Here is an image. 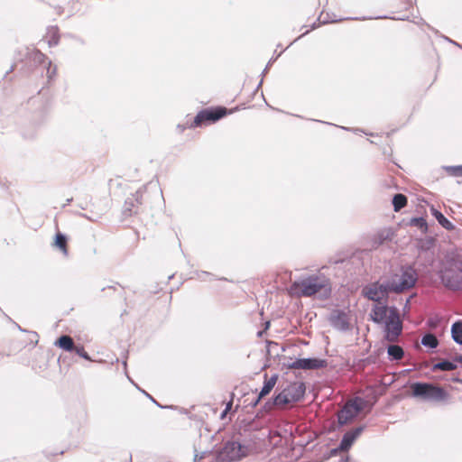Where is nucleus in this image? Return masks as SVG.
I'll use <instances>...</instances> for the list:
<instances>
[{
  "label": "nucleus",
  "mask_w": 462,
  "mask_h": 462,
  "mask_svg": "<svg viewBox=\"0 0 462 462\" xmlns=\"http://www.w3.org/2000/svg\"><path fill=\"white\" fill-rule=\"evenodd\" d=\"M371 319L375 323L384 324V338L389 342H396L402 332V321L398 310L380 303L375 304L370 313Z\"/></svg>",
  "instance_id": "f257e3e1"
},
{
  "label": "nucleus",
  "mask_w": 462,
  "mask_h": 462,
  "mask_svg": "<svg viewBox=\"0 0 462 462\" xmlns=\"http://www.w3.org/2000/svg\"><path fill=\"white\" fill-rule=\"evenodd\" d=\"M331 291L329 280L323 275H310L300 281L293 282L288 288L291 297H311L319 292L328 294Z\"/></svg>",
  "instance_id": "f03ea898"
},
{
  "label": "nucleus",
  "mask_w": 462,
  "mask_h": 462,
  "mask_svg": "<svg viewBox=\"0 0 462 462\" xmlns=\"http://www.w3.org/2000/svg\"><path fill=\"white\" fill-rule=\"evenodd\" d=\"M440 273L446 287L452 290L462 289V260L460 258L447 257Z\"/></svg>",
  "instance_id": "7ed1b4c3"
},
{
  "label": "nucleus",
  "mask_w": 462,
  "mask_h": 462,
  "mask_svg": "<svg viewBox=\"0 0 462 462\" xmlns=\"http://www.w3.org/2000/svg\"><path fill=\"white\" fill-rule=\"evenodd\" d=\"M411 391L414 397L434 402H447L450 395L439 384L430 383H413L411 384Z\"/></svg>",
  "instance_id": "20e7f679"
},
{
  "label": "nucleus",
  "mask_w": 462,
  "mask_h": 462,
  "mask_svg": "<svg viewBox=\"0 0 462 462\" xmlns=\"http://www.w3.org/2000/svg\"><path fill=\"white\" fill-rule=\"evenodd\" d=\"M417 281L416 271L411 267H402L400 272L394 273L388 282V289L391 291L401 292L414 286Z\"/></svg>",
  "instance_id": "39448f33"
},
{
  "label": "nucleus",
  "mask_w": 462,
  "mask_h": 462,
  "mask_svg": "<svg viewBox=\"0 0 462 462\" xmlns=\"http://www.w3.org/2000/svg\"><path fill=\"white\" fill-rule=\"evenodd\" d=\"M305 384L302 382H293L288 384L274 398V404L277 406H285L290 403L299 402L305 393Z\"/></svg>",
  "instance_id": "423d86ee"
},
{
  "label": "nucleus",
  "mask_w": 462,
  "mask_h": 462,
  "mask_svg": "<svg viewBox=\"0 0 462 462\" xmlns=\"http://www.w3.org/2000/svg\"><path fill=\"white\" fill-rule=\"evenodd\" d=\"M228 110L223 106L205 108L199 111L189 124V128L201 127L216 123L228 114Z\"/></svg>",
  "instance_id": "0eeeda50"
},
{
  "label": "nucleus",
  "mask_w": 462,
  "mask_h": 462,
  "mask_svg": "<svg viewBox=\"0 0 462 462\" xmlns=\"http://www.w3.org/2000/svg\"><path fill=\"white\" fill-rule=\"evenodd\" d=\"M246 456L245 448L236 441H228L217 452V462H233Z\"/></svg>",
  "instance_id": "6e6552de"
},
{
  "label": "nucleus",
  "mask_w": 462,
  "mask_h": 462,
  "mask_svg": "<svg viewBox=\"0 0 462 462\" xmlns=\"http://www.w3.org/2000/svg\"><path fill=\"white\" fill-rule=\"evenodd\" d=\"M364 402L360 398L348 401L337 413V420L340 425L350 423L362 411Z\"/></svg>",
  "instance_id": "1a4fd4ad"
},
{
  "label": "nucleus",
  "mask_w": 462,
  "mask_h": 462,
  "mask_svg": "<svg viewBox=\"0 0 462 462\" xmlns=\"http://www.w3.org/2000/svg\"><path fill=\"white\" fill-rule=\"evenodd\" d=\"M388 284L386 286L378 282L370 284L364 289V294L366 298L374 301H380L387 296Z\"/></svg>",
  "instance_id": "9d476101"
},
{
  "label": "nucleus",
  "mask_w": 462,
  "mask_h": 462,
  "mask_svg": "<svg viewBox=\"0 0 462 462\" xmlns=\"http://www.w3.org/2000/svg\"><path fill=\"white\" fill-rule=\"evenodd\" d=\"M327 366V361L319 358H303L294 361L291 367L295 369L312 370Z\"/></svg>",
  "instance_id": "9b49d317"
},
{
  "label": "nucleus",
  "mask_w": 462,
  "mask_h": 462,
  "mask_svg": "<svg viewBox=\"0 0 462 462\" xmlns=\"http://www.w3.org/2000/svg\"><path fill=\"white\" fill-rule=\"evenodd\" d=\"M395 232L391 227H384L377 231L371 238L372 247L376 249L385 242L392 241Z\"/></svg>",
  "instance_id": "f8f14e48"
},
{
  "label": "nucleus",
  "mask_w": 462,
  "mask_h": 462,
  "mask_svg": "<svg viewBox=\"0 0 462 462\" xmlns=\"http://www.w3.org/2000/svg\"><path fill=\"white\" fill-rule=\"evenodd\" d=\"M142 202L137 194L128 197L124 204L123 215L126 217L137 215L140 211Z\"/></svg>",
  "instance_id": "ddd939ff"
},
{
  "label": "nucleus",
  "mask_w": 462,
  "mask_h": 462,
  "mask_svg": "<svg viewBox=\"0 0 462 462\" xmlns=\"http://www.w3.org/2000/svg\"><path fill=\"white\" fill-rule=\"evenodd\" d=\"M362 431L363 428L358 427L346 432L340 442L338 449L342 452L348 451L356 439L361 435Z\"/></svg>",
  "instance_id": "4468645a"
},
{
  "label": "nucleus",
  "mask_w": 462,
  "mask_h": 462,
  "mask_svg": "<svg viewBox=\"0 0 462 462\" xmlns=\"http://www.w3.org/2000/svg\"><path fill=\"white\" fill-rule=\"evenodd\" d=\"M332 325L340 330L349 328V320L347 315L343 311H335L330 318Z\"/></svg>",
  "instance_id": "2eb2a0df"
},
{
  "label": "nucleus",
  "mask_w": 462,
  "mask_h": 462,
  "mask_svg": "<svg viewBox=\"0 0 462 462\" xmlns=\"http://www.w3.org/2000/svg\"><path fill=\"white\" fill-rule=\"evenodd\" d=\"M264 378H265L264 384H263L261 392L259 393L258 399H257L256 402H258L261 399H263V397H265L266 395H268L271 393V391L274 388V386L277 383L278 375L274 374V375L271 376L270 378H267V374H265Z\"/></svg>",
  "instance_id": "dca6fc26"
},
{
  "label": "nucleus",
  "mask_w": 462,
  "mask_h": 462,
  "mask_svg": "<svg viewBox=\"0 0 462 462\" xmlns=\"http://www.w3.org/2000/svg\"><path fill=\"white\" fill-rule=\"evenodd\" d=\"M55 346L65 351L71 352L75 348L76 345L74 344L71 337L63 335L56 340Z\"/></svg>",
  "instance_id": "f3484780"
},
{
  "label": "nucleus",
  "mask_w": 462,
  "mask_h": 462,
  "mask_svg": "<svg viewBox=\"0 0 462 462\" xmlns=\"http://www.w3.org/2000/svg\"><path fill=\"white\" fill-rule=\"evenodd\" d=\"M53 246L59 248L64 255H68L69 248H68L67 237L60 232H58L56 234L55 239L53 242Z\"/></svg>",
  "instance_id": "a211bd4d"
},
{
  "label": "nucleus",
  "mask_w": 462,
  "mask_h": 462,
  "mask_svg": "<svg viewBox=\"0 0 462 462\" xmlns=\"http://www.w3.org/2000/svg\"><path fill=\"white\" fill-rule=\"evenodd\" d=\"M431 214L436 217L440 226L447 230H453L454 225L439 210L431 208Z\"/></svg>",
  "instance_id": "6ab92c4d"
},
{
  "label": "nucleus",
  "mask_w": 462,
  "mask_h": 462,
  "mask_svg": "<svg viewBox=\"0 0 462 462\" xmlns=\"http://www.w3.org/2000/svg\"><path fill=\"white\" fill-rule=\"evenodd\" d=\"M407 197L402 193L395 194L393 198V206L395 212H399L407 206Z\"/></svg>",
  "instance_id": "aec40b11"
},
{
  "label": "nucleus",
  "mask_w": 462,
  "mask_h": 462,
  "mask_svg": "<svg viewBox=\"0 0 462 462\" xmlns=\"http://www.w3.org/2000/svg\"><path fill=\"white\" fill-rule=\"evenodd\" d=\"M387 353L393 360H401L404 355L402 348L397 345L389 346Z\"/></svg>",
  "instance_id": "412c9836"
},
{
  "label": "nucleus",
  "mask_w": 462,
  "mask_h": 462,
  "mask_svg": "<svg viewBox=\"0 0 462 462\" xmlns=\"http://www.w3.org/2000/svg\"><path fill=\"white\" fill-rule=\"evenodd\" d=\"M451 334L453 339L462 345V321L455 322L451 328Z\"/></svg>",
  "instance_id": "4be33fe9"
},
{
  "label": "nucleus",
  "mask_w": 462,
  "mask_h": 462,
  "mask_svg": "<svg viewBox=\"0 0 462 462\" xmlns=\"http://www.w3.org/2000/svg\"><path fill=\"white\" fill-rule=\"evenodd\" d=\"M409 225L419 228L423 234H426L428 231V224L426 219L423 217H412L410 220Z\"/></svg>",
  "instance_id": "5701e85b"
},
{
  "label": "nucleus",
  "mask_w": 462,
  "mask_h": 462,
  "mask_svg": "<svg viewBox=\"0 0 462 462\" xmlns=\"http://www.w3.org/2000/svg\"><path fill=\"white\" fill-rule=\"evenodd\" d=\"M457 368V365L448 360L439 362L435 364L432 367L433 371H453Z\"/></svg>",
  "instance_id": "b1692460"
},
{
  "label": "nucleus",
  "mask_w": 462,
  "mask_h": 462,
  "mask_svg": "<svg viewBox=\"0 0 462 462\" xmlns=\"http://www.w3.org/2000/svg\"><path fill=\"white\" fill-rule=\"evenodd\" d=\"M421 344L425 346L435 348L438 346L439 341L433 334H426L421 338Z\"/></svg>",
  "instance_id": "393cba45"
},
{
  "label": "nucleus",
  "mask_w": 462,
  "mask_h": 462,
  "mask_svg": "<svg viewBox=\"0 0 462 462\" xmlns=\"http://www.w3.org/2000/svg\"><path fill=\"white\" fill-rule=\"evenodd\" d=\"M446 171L450 176L461 177L462 176V165L447 167Z\"/></svg>",
  "instance_id": "a878e982"
},
{
  "label": "nucleus",
  "mask_w": 462,
  "mask_h": 462,
  "mask_svg": "<svg viewBox=\"0 0 462 462\" xmlns=\"http://www.w3.org/2000/svg\"><path fill=\"white\" fill-rule=\"evenodd\" d=\"M73 351L79 355L80 357L86 359V360H91L90 356H88V352L85 350V347L82 345L75 346V348Z\"/></svg>",
  "instance_id": "bb28decb"
},
{
  "label": "nucleus",
  "mask_w": 462,
  "mask_h": 462,
  "mask_svg": "<svg viewBox=\"0 0 462 462\" xmlns=\"http://www.w3.org/2000/svg\"><path fill=\"white\" fill-rule=\"evenodd\" d=\"M233 400H234V393L231 394V399L230 401L226 403V412H228L231 408H232V405H233Z\"/></svg>",
  "instance_id": "cd10ccee"
},
{
  "label": "nucleus",
  "mask_w": 462,
  "mask_h": 462,
  "mask_svg": "<svg viewBox=\"0 0 462 462\" xmlns=\"http://www.w3.org/2000/svg\"><path fill=\"white\" fill-rule=\"evenodd\" d=\"M228 412H226V410L223 411L222 414H221V419H224L226 417V415L227 414Z\"/></svg>",
  "instance_id": "c85d7f7f"
},
{
  "label": "nucleus",
  "mask_w": 462,
  "mask_h": 462,
  "mask_svg": "<svg viewBox=\"0 0 462 462\" xmlns=\"http://www.w3.org/2000/svg\"><path fill=\"white\" fill-rule=\"evenodd\" d=\"M453 381H454V382H457V383H462V378H461V379H459V378H456V379H454Z\"/></svg>",
  "instance_id": "c756f323"
},
{
  "label": "nucleus",
  "mask_w": 462,
  "mask_h": 462,
  "mask_svg": "<svg viewBox=\"0 0 462 462\" xmlns=\"http://www.w3.org/2000/svg\"><path fill=\"white\" fill-rule=\"evenodd\" d=\"M458 361L462 363V356L458 358Z\"/></svg>",
  "instance_id": "7c9ffc66"
}]
</instances>
